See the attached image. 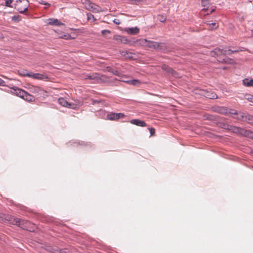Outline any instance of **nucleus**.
<instances>
[{
  "mask_svg": "<svg viewBox=\"0 0 253 253\" xmlns=\"http://www.w3.org/2000/svg\"><path fill=\"white\" fill-rule=\"evenodd\" d=\"M230 130L235 133H239L245 136L253 139V132L250 130L233 126H231L230 127Z\"/></svg>",
  "mask_w": 253,
  "mask_h": 253,
  "instance_id": "obj_3",
  "label": "nucleus"
},
{
  "mask_svg": "<svg viewBox=\"0 0 253 253\" xmlns=\"http://www.w3.org/2000/svg\"><path fill=\"white\" fill-rule=\"evenodd\" d=\"M31 72H29L27 70L21 69L18 71V74L22 77H28L30 78Z\"/></svg>",
  "mask_w": 253,
  "mask_h": 253,
  "instance_id": "obj_19",
  "label": "nucleus"
},
{
  "mask_svg": "<svg viewBox=\"0 0 253 253\" xmlns=\"http://www.w3.org/2000/svg\"><path fill=\"white\" fill-rule=\"evenodd\" d=\"M122 38V36L116 35H114L113 36V39L115 40V41H117L118 42H121Z\"/></svg>",
  "mask_w": 253,
  "mask_h": 253,
  "instance_id": "obj_25",
  "label": "nucleus"
},
{
  "mask_svg": "<svg viewBox=\"0 0 253 253\" xmlns=\"http://www.w3.org/2000/svg\"><path fill=\"white\" fill-rule=\"evenodd\" d=\"M55 253H70L69 251L64 250L57 251Z\"/></svg>",
  "mask_w": 253,
  "mask_h": 253,
  "instance_id": "obj_35",
  "label": "nucleus"
},
{
  "mask_svg": "<svg viewBox=\"0 0 253 253\" xmlns=\"http://www.w3.org/2000/svg\"><path fill=\"white\" fill-rule=\"evenodd\" d=\"M15 8L20 13H23L28 10L29 2L28 0H19L16 1Z\"/></svg>",
  "mask_w": 253,
  "mask_h": 253,
  "instance_id": "obj_2",
  "label": "nucleus"
},
{
  "mask_svg": "<svg viewBox=\"0 0 253 253\" xmlns=\"http://www.w3.org/2000/svg\"><path fill=\"white\" fill-rule=\"evenodd\" d=\"M209 0H201L202 6L205 7L209 4Z\"/></svg>",
  "mask_w": 253,
  "mask_h": 253,
  "instance_id": "obj_31",
  "label": "nucleus"
},
{
  "mask_svg": "<svg viewBox=\"0 0 253 253\" xmlns=\"http://www.w3.org/2000/svg\"><path fill=\"white\" fill-rule=\"evenodd\" d=\"M127 84H132L135 86H139L141 82L138 80H131L126 82Z\"/></svg>",
  "mask_w": 253,
  "mask_h": 253,
  "instance_id": "obj_20",
  "label": "nucleus"
},
{
  "mask_svg": "<svg viewBox=\"0 0 253 253\" xmlns=\"http://www.w3.org/2000/svg\"><path fill=\"white\" fill-rule=\"evenodd\" d=\"M48 24L50 25H64V24L60 22L57 19H49Z\"/></svg>",
  "mask_w": 253,
  "mask_h": 253,
  "instance_id": "obj_15",
  "label": "nucleus"
},
{
  "mask_svg": "<svg viewBox=\"0 0 253 253\" xmlns=\"http://www.w3.org/2000/svg\"><path fill=\"white\" fill-rule=\"evenodd\" d=\"M13 0H5V6L9 7H11L12 6L10 5V4L12 3Z\"/></svg>",
  "mask_w": 253,
  "mask_h": 253,
  "instance_id": "obj_30",
  "label": "nucleus"
},
{
  "mask_svg": "<svg viewBox=\"0 0 253 253\" xmlns=\"http://www.w3.org/2000/svg\"><path fill=\"white\" fill-rule=\"evenodd\" d=\"M30 78H32L34 79L40 80H44L48 79V77L44 74L40 73H33V72H31Z\"/></svg>",
  "mask_w": 253,
  "mask_h": 253,
  "instance_id": "obj_12",
  "label": "nucleus"
},
{
  "mask_svg": "<svg viewBox=\"0 0 253 253\" xmlns=\"http://www.w3.org/2000/svg\"><path fill=\"white\" fill-rule=\"evenodd\" d=\"M78 144L80 145L85 146L90 145V144H88L87 142H85L84 141H81V142H78Z\"/></svg>",
  "mask_w": 253,
  "mask_h": 253,
  "instance_id": "obj_33",
  "label": "nucleus"
},
{
  "mask_svg": "<svg viewBox=\"0 0 253 253\" xmlns=\"http://www.w3.org/2000/svg\"><path fill=\"white\" fill-rule=\"evenodd\" d=\"M243 84L244 85L248 87H253V79L249 80L248 79H245L243 80Z\"/></svg>",
  "mask_w": 253,
  "mask_h": 253,
  "instance_id": "obj_18",
  "label": "nucleus"
},
{
  "mask_svg": "<svg viewBox=\"0 0 253 253\" xmlns=\"http://www.w3.org/2000/svg\"><path fill=\"white\" fill-rule=\"evenodd\" d=\"M223 69H226V68H225V67H223Z\"/></svg>",
  "mask_w": 253,
  "mask_h": 253,
  "instance_id": "obj_47",
  "label": "nucleus"
},
{
  "mask_svg": "<svg viewBox=\"0 0 253 253\" xmlns=\"http://www.w3.org/2000/svg\"><path fill=\"white\" fill-rule=\"evenodd\" d=\"M207 24L208 26V28L210 29H216L218 27L216 23H208Z\"/></svg>",
  "mask_w": 253,
  "mask_h": 253,
  "instance_id": "obj_23",
  "label": "nucleus"
},
{
  "mask_svg": "<svg viewBox=\"0 0 253 253\" xmlns=\"http://www.w3.org/2000/svg\"><path fill=\"white\" fill-rule=\"evenodd\" d=\"M165 46V44H159V51L160 50H162V51L163 52H166V50L163 48V47Z\"/></svg>",
  "mask_w": 253,
  "mask_h": 253,
  "instance_id": "obj_34",
  "label": "nucleus"
},
{
  "mask_svg": "<svg viewBox=\"0 0 253 253\" xmlns=\"http://www.w3.org/2000/svg\"><path fill=\"white\" fill-rule=\"evenodd\" d=\"M125 116V114L121 113H111L107 115V118L110 120H117Z\"/></svg>",
  "mask_w": 253,
  "mask_h": 253,
  "instance_id": "obj_10",
  "label": "nucleus"
},
{
  "mask_svg": "<svg viewBox=\"0 0 253 253\" xmlns=\"http://www.w3.org/2000/svg\"><path fill=\"white\" fill-rule=\"evenodd\" d=\"M58 103L62 106L65 107L67 105V101L63 98H60L58 99Z\"/></svg>",
  "mask_w": 253,
  "mask_h": 253,
  "instance_id": "obj_22",
  "label": "nucleus"
},
{
  "mask_svg": "<svg viewBox=\"0 0 253 253\" xmlns=\"http://www.w3.org/2000/svg\"><path fill=\"white\" fill-rule=\"evenodd\" d=\"M246 98L249 101L253 102V96L250 95H246Z\"/></svg>",
  "mask_w": 253,
  "mask_h": 253,
  "instance_id": "obj_29",
  "label": "nucleus"
},
{
  "mask_svg": "<svg viewBox=\"0 0 253 253\" xmlns=\"http://www.w3.org/2000/svg\"><path fill=\"white\" fill-rule=\"evenodd\" d=\"M162 69L166 71L167 72L169 73L170 75H171L172 76H173L175 78H178L179 77V75L178 73L174 71L172 68L166 65H163L162 66Z\"/></svg>",
  "mask_w": 253,
  "mask_h": 253,
  "instance_id": "obj_9",
  "label": "nucleus"
},
{
  "mask_svg": "<svg viewBox=\"0 0 253 253\" xmlns=\"http://www.w3.org/2000/svg\"><path fill=\"white\" fill-rule=\"evenodd\" d=\"M121 54L128 59H132L133 58V53L129 52L127 50L122 51L121 53Z\"/></svg>",
  "mask_w": 253,
  "mask_h": 253,
  "instance_id": "obj_17",
  "label": "nucleus"
},
{
  "mask_svg": "<svg viewBox=\"0 0 253 253\" xmlns=\"http://www.w3.org/2000/svg\"><path fill=\"white\" fill-rule=\"evenodd\" d=\"M252 35H253V30H252Z\"/></svg>",
  "mask_w": 253,
  "mask_h": 253,
  "instance_id": "obj_46",
  "label": "nucleus"
},
{
  "mask_svg": "<svg viewBox=\"0 0 253 253\" xmlns=\"http://www.w3.org/2000/svg\"><path fill=\"white\" fill-rule=\"evenodd\" d=\"M251 153L252 154H253V149L251 150Z\"/></svg>",
  "mask_w": 253,
  "mask_h": 253,
  "instance_id": "obj_45",
  "label": "nucleus"
},
{
  "mask_svg": "<svg viewBox=\"0 0 253 253\" xmlns=\"http://www.w3.org/2000/svg\"><path fill=\"white\" fill-rule=\"evenodd\" d=\"M113 22L115 23L117 25H119L120 24V21L119 19H115L113 20Z\"/></svg>",
  "mask_w": 253,
  "mask_h": 253,
  "instance_id": "obj_43",
  "label": "nucleus"
},
{
  "mask_svg": "<svg viewBox=\"0 0 253 253\" xmlns=\"http://www.w3.org/2000/svg\"><path fill=\"white\" fill-rule=\"evenodd\" d=\"M130 123L140 126H146L147 124L143 121L139 119H133L130 121Z\"/></svg>",
  "mask_w": 253,
  "mask_h": 253,
  "instance_id": "obj_14",
  "label": "nucleus"
},
{
  "mask_svg": "<svg viewBox=\"0 0 253 253\" xmlns=\"http://www.w3.org/2000/svg\"><path fill=\"white\" fill-rule=\"evenodd\" d=\"M228 114H234V115H236L237 114V112L235 110H232L231 111L229 112L228 111Z\"/></svg>",
  "mask_w": 253,
  "mask_h": 253,
  "instance_id": "obj_42",
  "label": "nucleus"
},
{
  "mask_svg": "<svg viewBox=\"0 0 253 253\" xmlns=\"http://www.w3.org/2000/svg\"><path fill=\"white\" fill-rule=\"evenodd\" d=\"M85 6L87 10L93 12H98L100 11V7L98 5L89 1H87L85 3Z\"/></svg>",
  "mask_w": 253,
  "mask_h": 253,
  "instance_id": "obj_5",
  "label": "nucleus"
},
{
  "mask_svg": "<svg viewBox=\"0 0 253 253\" xmlns=\"http://www.w3.org/2000/svg\"><path fill=\"white\" fill-rule=\"evenodd\" d=\"M212 110L219 114L228 115V111L227 108L221 106H215L212 108Z\"/></svg>",
  "mask_w": 253,
  "mask_h": 253,
  "instance_id": "obj_8",
  "label": "nucleus"
},
{
  "mask_svg": "<svg viewBox=\"0 0 253 253\" xmlns=\"http://www.w3.org/2000/svg\"><path fill=\"white\" fill-rule=\"evenodd\" d=\"M74 104H72V103H69L68 102H67V105L65 107L69 108H74Z\"/></svg>",
  "mask_w": 253,
  "mask_h": 253,
  "instance_id": "obj_37",
  "label": "nucleus"
},
{
  "mask_svg": "<svg viewBox=\"0 0 253 253\" xmlns=\"http://www.w3.org/2000/svg\"><path fill=\"white\" fill-rule=\"evenodd\" d=\"M148 129L150 131V135L151 136L154 135L155 133V129L153 127L149 128Z\"/></svg>",
  "mask_w": 253,
  "mask_h": 253,
  "instance_id": "obj_32",
  "label": "nucleus"
},
{
  "mask_svg": "<svg viewBox=\"0 0 253 253\" xmlns=\"http://www.w3.org/2000/svg\"><path fill=\"white\" fill-rule=\"evenodd\" d=\"M0 222L12 224L24 229L27 227L26 224L28 221L16 218L9 214L0 213Z\"/></svg>",
  "mask_w": 253,
  "mask_h": 253,
  "instance_id": "obj_1",
  "label": "nucleus"
},
{
  "mask_svg": "<svg viewBox=\"0 0 253 253\" xmlns=\"http://www.w3.org/2000/svg\"><path fill=\"white\" fill-rule=\"evenodd\" d=\"M200 91L201 92H199V94L204 96L208 98L214 99L217 98V95L213 91L206 90L204 89L200 90Z\"/></svg>",
  "mask_w": 253,
  "mask_h": 253,
  "instance_id": "obj_4",
  "label": "nucleus"
},
{
  "mask_svg": "<svg viewBox=\"0 0 253 253\" xmlns=\"http://www.w3.org/2000/svg\"><path fill=\"white\" fill-rule=\"evenodd\" d=\"M11 92L16 95V96L20 97L22 98L23 97V95L25 92V90L19 88L16 86H13L11 88Z\"/></svg>",
  "mask_w": 253,
  "mask_h": 253,
  "instance_id": "obj_11",
  "label": "nucleus"
},
{
  "mask_svg": "<svg viewBox=\"0 0 253 253\" xmlns=\"http://www.w3.org/2000/svg\"><path fill=\"white\" fill-rule=\"evenodd\" d=\"M244 48H239L237 49L236 50H231V49H228V50H224L223 49H220L218 48V50L219 51L220 53H219V54H223V55H230L232 53H235V52H238L239 51H244Z\"/></svg>",
  "mask_w": 253,
  "mask_h": 253,
  "instance_id": "obj_7",
  "label": "nucleus"
},
{
  "mask_svg": "<svg viewBox=\"0 0 253 253\" xmlns=\"http://www.w3.org/2000/svg\"><path fill=\"white\" fill-rule=\"evenodd\" d=\"M129 41L127 40L126 37L122 36L121 43L127 44L129 42Z\"/></svg>",
  "mask_w": 253,
  "mask_h": 253,
  "instance_id": "obj_26",
  "label": "nucleus"
},
{
  "mask_svg": "<svg viewBox=\"0 0 253 253\" xmlns=\"http://www.w3.org/2000/svg\"><path fill=\"white\" fill-rule=\"evenodd\" d=\"M216 50V53H217V57H218V59H217V60L219 62H222V63H227V64H233L234 63V61L231 58H230L229 57H225L224 58H222L220 56L222 55V54H219V51L218 50V49H215Z\"/></svg>",
  "mask_w": 253,
  "mask_h": 253,
  "instance_id": "obj_6",
  "label": "nucleus"
},
{
  "mask_svg": "<svg viewBox=\"0 0 253 253\" xmlns=\"http://www.w3.org/2000/svg\"><path fill=\"white\" fill-rule=\"evenodd\" d=\"M87 20H90L91 19H92L93 21H94L95 20V19L94 18V15L91 13L87 14Z\"/></svg>",
  "mask_w": 253,
  "mask_h": 253,
  "instance_id": "obj_27",
  "label": "nucleus"
},
{
  "mask_svg": "<svg viewBox=\"0 0 253 253\" xmlns=\"http://www.w3.org/2000/svg\"><path fill=\"white\" fill-rule=\"evenodd\" d=\"M110 33V31L108 30H102L101 32V33L103 35H104L107 33Z\"/></svg>",
  "mask_w": 253,
  "mask_h": 253,
  "instance_id": "obj_38",
  "label": "nucleus"
},
{
  "mask_svg": "<svg viewBox=\"0 0 253 253\" xmlns=\"http://www.w3.org/2000/svg\"><path fill=\"white\" fill-rule=\"evenodd\" d=\"M0 86H6L5 84V82L0 78Z\"/></svg>",
  "mask_w": 253,
  "mask_h": 253,
  "instance_id": "obj_40",
  "label": "nucleus"
},
{
  "mask_svg": "<svg viewBox=\"0 0 253 253\" xmlns=\"http://www.w3.org/2000/svg\"><path fill=\"white\" fill-rule=\"evenodd\" d=\"M127 32L129 34L135 35L139 32V29L137 27L130 28L127 30Z\"/></svg>",
  "mask_w": 253,
  "mask_h": 253,
  "instance_id": "obj_21",
  "label": "nucleus"
},
{
  "mask_svg": "<svg viewBox=\"0 0 253 253\" xmlns=\"http://www.w3.org/2000/svg\"><path fill=\"white\" fill-rule=\"evenodd\" d=\"M31 89L33 93L37 94L38 95H44L45 93L46 92L44 89L38 86H33Z\"/></svg>",
  "mask_w": 253,
  "mask_h": 253,
  "instance_id": "obj_13",
  "label": "nucleus"
},
{
  "mask_svg": "<svg viewBox=\"0 0 253 253\" xmlns=\"http://www.w3.org/2000/svg\"><path fill=\"white\" fill-rule=\"evenodd\" d=\"M221 126L222 128L229 130H230V127L231 126V125H229L226 123H222Z\"/></svg>",
  "mask_w": 253,
  "mask_h": 253,
  "instance_id": "obj_28",
  "label": "nucleus"
},
{
  "mask_svg": "<svg viewBox=\"0 0 253 253\" xmlns=\"http://www.w3.org/2000/svg\"><path fill=\"white\" fill-rule=\"evenodd\" d=\"M22 98L29 102H32L35 100V97L33 95L29 94L26 91H25L23 97H22Z\"/></svg>",
  "mask_w": 253,
  "mask_h": 253,
  "instance_id": "obj_16",
  "label": "nucleus"
},
{
  "mask_svg": "<svg viewBox=\"0 0 253 253\" xmlns=\"http://www.w3.org/2000/svg\"><path fill=\"white\" fill-rule=\"evenodd\" d=\"M166 17L165 16H161V18L159 17V21L164 22L165 21Z\"/></svg>",
  "mask_w": 253,
  "mask_h": 253,
  "instance_id": "obj_39",
  "label": "nucleus"
},
{
  "mask_svg": "<svg viewBox=\"0 0 253 253\" xmlns=\"http://www.w3.org/2000/svg\"><path fill=\"white\" fill-rule=\"evenodd\" d=\"M91 101H92V103H92V104H93V105H94V104H96V103H99L100 102V100H94V99H92Z\"/></svg>",
  "mask_w": 253,
  "mask_h": 253,
  "instance_id": "obj_41",
  "label": "nucleus"
},
{
  "mask_svg": "<svg viewBox=\"0 0 253 253\" xmlns=\"http://www.w3.org/2000/svg\"><path fill=\"white\" fill-rule=\"evenodd\" d=\"M11 20L13 21L18 22L21 20V16L19 15H14L12 17Z\"/></svg>",
  "mask_w": 253,
  "mask_h": 253,
  "instance_id": "obj_24",
  "label": "nucleus"
},
{
  "mask_svg": "<svg viewBox=\"0 0 253 253\" xmlns=\"http://www.w3.org/2000/svg\"><path fill=\"white\" fill-rule=\"evenodd\" d=\"M40 3L41 4H44V5H50L49 3H48L47 2H44L43 0H41V1H40Z\"/></svg>",
  "mask_w": 253,
  "mask_h": 253,
  "instance_id": "obj_44",
  "label": "nucleus"
},
{
  "mask_svg": "<svg viewBox=\"0 0 253 253\" xmlns=\"http://www.w3.org/2000/svg\"><path fill=\"white\" fill-rule=\"evenodd\" d=\"M213 11V9H212V10H211L210 11V12H209L208 11V9H207L203 8V9L202 10L201 12H202V13H204L205 11H207V14H210V13H211Z\"/></svg>",
  "mask_w": 253,
  "mask_h": 253,
  "instance_id": "obj_36",
  "label": "nucleus"
}]
</instances>
